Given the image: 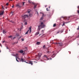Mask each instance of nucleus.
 Listing matches in <instances>:
<instances>
[{
    "label": "nucleus",
    "instance_id": "f257e3e1",
    "mask_svg": "<svg viewBox=\"0 0 79 79\" xmlns=\"http://www.w3.org/2000/svg\"><path fill=\"white\" fill-rule=\"evenodd\" d=\"M45 22L43 21V22H41L40 23V25L38 26V28L40 29V27H41V28H43L45 27Z\"/></svg>",
    "mask_w": 79,
    "mask_h": 79
},
{
    "label": "nucleus",
    "instance_id": "f03ea898",
    "mask_svg": "<svg viewBox=\"0 0 79 79\" xmlns=\"http://www.w3.org/2000/svg\"><path fill=\"white\" fill-rule=\"evenodd\" d=\"M42 53L41 52H40L38 54V55L35 56V57L37 60H39V59H40L41 56H42Z\"/></svg>",
    "mask_w": 79,
    "mask_h": 79
},
{
    "label": "nucleus",
    "instance_id": "7ed1b4c3",
    "mask_svg": "<svg viewBox=\"0 0 79 79\" xmlns=\"http://www.w3.org/2000/svg\"><path fill=\"white\" fill-rule=\"evenodd\" d=\"M21 17L23 19H24L26 18H28V16L27 15H24V16H22Z\"/></svg>",
    "mask_w": 79,
    "mask_h": 79
},
{
    "label": "nucleus",
    "instance_id": "20e7f679",
    "mask_svg": "<svg viewBox=\"0 0 79 79\" xmlns=\"http://www.w3.org/2000/svg\"><path fill=\"white\" fill-rule=\"evenodd\" d=\"M26 63L28 64H31V65H32V61H28L27 62H26Z\"/></svg>",
    "mask_w": 79,
    "mask_h": 79
},
{
    "label": "nucleus",
    "instance_id": "39448f33",
    "mask_svg": "<svg viewBox=\"0 0 79 79\" xmlns=\"http://www.w3.org/2000/svg\"><path fill=\"white\" fill-rule=\"evenodd\" d=\"M4 13V11H0V15H3V13Z\"/></svg>",
    "mask_w": 79,
    "mask_h": 79
},
{
    "label": "nucleus",
    "instance_id": "423d86ee",
    "mask_svg": "<svg viewBox=\"0 0 79 79\" xmlns=\"http://www.w3.org/2000/svg\"><path fill=\"white\" fill-rule=\"evenodd\" d=\"M31 28H32V27H31V26H30L29 28V30H30V33H31Z\"/></svg>",
    "mask_w": 79,
    "mask_h": 79
},
{
    "label": "nucleus",
    "instance_id": "0eeeda50",
    "mask_svg": "<svg viewBox=\"0 0 79 79\" xmlns=\"http://www.w3.org/2000/svg\"><path fill=\"white\" fill-rule=\"evenodd\" d=\"M18 54H16V55H15V56L16 57V60L17 61H18V60H17V58H18Z\"/></svg>",
    "mask_w": 79,
    "mask_h": 79
},
{
    "label": "nucleus",
    "instance_id": "6e6552de",
    "mask_svg": "<svg viewBox=\"0 0 79 79\" xmlns=\"http://www.w3.org/2000/svg\"><path fill=\"white\" fill-rule=\"evenodd\" d=\"M68 22H65V23H63V24L62 25V26H65V24H66L67 23H68Z\"/></svg>",
    "mask_w": 79,
    "mask_h": 79
},
{
    "label": "nucleus",
    "instance_id": "1a4fd4ad",
    "mask_svg": "<svg viewBox=\"0 0 79 79\" xmlns=\"http://www.w3.org/2000/svg\"><path fill=\"white\" fill-rule=\"evenodd\" d=\"M19 53H23V52H24V51L22 50H20L19 51Z\"/></svg>",
    "mask_w": 79,
    "mask_h": 79
},
{
    "label": "nucleus",
    "instance_id": "9d476101",
    "mask_svg": "<svg viewBox=\"0 0 79 79\" xmlns=\"http://www.w3.org/2000/svg\"><path fill=\"white\" fill-rule=\"evenodd\" d=\"M28 13H29L30 12H31V10H28L27 11Z\"/></svg>",
    "mask_w": 79,
    "mask_h": 79
},
{
    "label": "nucleus",
    "instance_id": "9b49d317",
    "mask_svg": "<svg viewBox=\"0 0 79 79\" xmlns=\"http://www.w3.org/2000/svg\"><path fill=\"white\" fill-rule=\"evenodd\" d=\"M40 42H37L36 44H37V45H40Z\"/></svg>",
    "mask_w": 79,
    "mask_h": 79
},
{
    "label": "nucleus",
    "instance_id": "f8f14e48",
    "mask_svg": "<svg viewBox=\"0 0 79 79\" xmlns=\"http://www.w3.org/2000/svg\"><path fill=\"white\" fill-rule=\"evenodd\" d=\"M21 60L22 61V62H23V61H24V59H23V58H21Z\"/></svg>",
    "mask_w": 79,
    "mask_h": 79
},
{
    "label": "nucleus",
    "instance_id": "ddd939ff",
    "mask_svg": "<svg viewBox=\"0 0 79 79\" xmlns=\"http://www.w3.org/2000/svg\"><path fill=\"white\" fill-rule=\"evenodd\" d=\"M19 4H17L16 5V6H19Z\"/></svg>",
    "mask_w": 79,
    "mask_h": 79
},
{
    "label": "nucleus",
    "instance_id": "4468645a",
    "mask_svg": "<svg viewBox=\"0 0 79 79\" xmlns=\"http://www.w3.org/2000/svg\"><path fill=\"white\" fill-rule=\"evenodd\" d=\"M29 31V30H28L27 31L26 33L25 34H28V32Z\"/></svg>",
    "mask_w": 79,
    "mask_h": 79
},
{
    "label": "nucleus",
    "instance_id": "2eb2a0df",
    "mask_svg": "<svg viewBox=\"0 0 79 79\" xmlns=\"http://www.w3.org/2000/svg\"><path fill=\"white\" fill-rule=\"evenodd\" d=\"M3 34H5V33H6V32H5V30H3Z\"/></svg>",
    "mask_w": 79,
    "mask_h": 79
},
{
    "label": "nucleus",
    "instance_id": "dca6fc26",
    "mask_svg": "<svg viewBox=\"0 0 79 79\" xmlns=\"http://www.w3.org/2000/svg\"><path fill=\"white\" fill-rule=\"evenodd\" d=\"M28 16L29 17H31L32 16V14H29V16Z\"/></svg>",
    "mask_w": 79,
    "mask_h": 79
},
{
    "label": "nucleus",
    "instance_id": "f3484780",
    "mask_svg": "<svg viewBox=\"0 0 79 79\" xmlns=\"http://www.w3.org/2000/svg\"><path fill=\"white\" fill-rule=\"evenodd\" d=\"M44 57H45L46 58H47V56H46V55H44Z\"/></svg>",
    "mask_w": 79,
    "mask_h": 79
},
{
    "label": "nucleus",
    "instance_id": "a211bd4d",
    "mask_svg": "<svg viewBox=\"0 0 79 79\" xmlns=\"http://www.w3.org/2000/svg\"><path fill=\"white\" fill-rule=\"evenodd\" d=\"M11 37H12V36H9L8 37V38H11Z\"/></svg>",
    "mask_w": 79,
    "mask_h": 79
},
{
    "label": "nucleus",
    "instance_id": "6ab92c4d",
    "mask_svg": "<svg viewBox=\"0 0 79 79\" xmlns=\"http://www.w3.org/2000/svg\"><path fill=\"white\" fill-rule=\"evenodd\" d=\"M55 26H56V24H54L53 25V27H55Z\"/></svg>",
    "mask_w": 79,
    "mask_h": 79
},
{
    "label": "nucleus",
    "instance_id": "aec40b11",
    "mask_svg": "<svg viewBox=\"0 0 79 79\" xmlns=\"http://www.w3.org/2000/svg\"><path fill=\"white\" fill-rule=\"evenodd\" d=\"M25 25H27V22H25Z\"/></svg>",
    "mask_w": 79,
    "mask_h": 79
},
{
    "label": "nucleus",
    "instance_id": "412c9836",
    "mask_svg": "<svg viewBox=\"0 0 79 79\" xmlns=\"http://www.w3.org/2000/svg\"><path fill=\"white\" fill-rule=\"evenodd\" d=\"M43 48H45V45H44L43 47Z\"/></svg>",
    "mask_w": 79,
    "mask_h": 79
},
{
    "label": "nucleus",
    "instance_id": "4be33fe9",
    "mask_svg": "<svg viewBox=\"0 0 79 79\" xmlns=\"http://www.w3.org/2000/svg\"><path fill=\"white\" fill-rule=\"evenodd\" d=\"M53 56H52V58H54V57H55V55L53 54Z\"/></svg>",
    "mask_w": 79,
    "mask_h": 79
},
{
    "label": "nucleus",
    "instance_id": "5701e85b",
    "mask_svg": "<svg viewBox=\"0 0 79 79\" xmlns=\"http://www.w3.org/2000/svg\"><path fill=\"white\" fill-rule=\"evenodd\" d=\"M36 5H35L34 7V9H35V8H36Z\"/></svg>",
    "mask_w": 79,
    "mask_h": 79
},
{
    "label": "nucleus",
    "instance_id": "b1692460",
    "mask_svg": "<svg viewBox=\"0 0 79 79\" xmlns=\"http://www.w3.org/2000/svg\"><path fill=\"white\" fill-rule=\"evenodd\" d=\"M40 20H42V19H43V17H42L41 19H40Z\"/></svg>",
    "mask_w": 79,
    "mask_h": 79
},
{
    "label": "nucleus",
    "instance_id": "393cba45",
    "mask_svg": "<svg viewBox=\"0 0 79 79\" xmlns=\"http://www.w3.org/2000/svg\"><path fill=\"white\" fill-rule=\"evenodd\" d=\"M39 34V32L36 33V34H37V35Z\"/></svg>",
    "mask_w": 79,
    "mask_h": 79
},
{
    "label": "nucleus",
    "instance_id": "a878e982",
    "mask_svg": "<svg viewBox=\"0 0 79 79\" xmlns=\"http://www.w3.org/2000/svg\"><path fill=\"white\" fill-rule=\"evenodd\" d=\"M77 30H79V26H78V28L77 29Z\"/></svg>",
    "mask_w": 79,
    "mask_h": 79
},
{
    "label": "nucleus",
    "instance_id": "bb28decb",
    "mask_svg": "<svg viewBox=\"0 0 79 79\" xmlns=\"http://www.w3.org/2000/svg\"><path fill=\"white\" fill-rule=\"evenodd\" d=\"M22 41H24V39L23 38L22 39Z\"/></svg>",
    "mask_w": 79,
    "mask_h": 79
},
{
    "label": "nucleus",
    "instance_id": "cd10ccee",
    "mask_svg": "<svg viewBox=\"0 0 79 79\" xmlns=\"http://www.w3.org/2000/svg\"><path fill=\"white\" fill-rule=\"evenodd\" d=\"M46 10H47V11H48V8H46Z\"/></svg>",
    "mask_w": 79,
    "mask_h": 79
},
{
    "label": "nucleus",
    "instance_id": "c85d7f7f",
    "mask_svg": "<svg viewBox=\"0 0 79 79\" xmlns=\"http://www.w3.org/2000/svg\"><path fill=\"white\" fill-rule=\"evenodd\" d=\"M6 5H8V3H7L6 4Z\"/></svg>",
    "mask_w": 79,
    "mask_h": 79
},
{
    "label": "nucleus",
    "instance_id": "c756f323",
    "mask_svg": "<svg viewBox=\"0 0 79 79\" xmlns=\"http://www.w3.org/2000/svg\"><path fill=\"white\" fill-rule=\"evenodd\" d=\"M12 8H14V5L12 6Z\"/></svg>",
    "mask_w": 79,
    "mask_h": 79
},
{
    "label": "nucleus",
    "instance_id": "7c9ffc66",
    "mask_svg": "<svg viewBox=\"0 0 79 79\" xmlns=\"http://www.w3.org/2000/svg\"><path fill=\"white\" fill-rule=\"evenodd\" d=\"M24 2H23V5L24 6Z\"/></svg>",
    "mask_w": 79,
    "mask_h": 79
},
{
    "label": "nucleus",
    "instance_id": "2f4dec72",
    "mask_svg": "<svg viewBox=\"0 0 79 79\" xmlns=\"http://www.w3.org/2000/svg\"><path fill=\"white\" fill-rule=\"evenodd\" d=\"M78 13L79 14V10L77 11Z\"/></svg>",
    "mask_w": 79,
    "mask_h": 79
},
{
    "label": "nucleus",
    "instance_id": "473e14b6",
    "mask_svg": "<svg viewBox=\"0 0 79 79\" xmlns=\"http://www.w3.org/2000/svg\"><path fill=\"white\" fill-rule=\"evenodd\" d=\"M4 42H5V41H2L3 43H4Z\"/></svg>",
    "mask_w": 79,
    "mask_h": 79
},
{
    "label": "nucleus",
    "instance_id": "72a5a7b5",
    "mask_svg": "<svg viewBox=\"0 0 79 79\" xmlns=\"http://www.w3.org/2000/svg\"><path fill=\"white\" fill-rule=\"evenodd\" d=\"M28 2H29V3H31V2H30V1H28Z\"/></svg>",
    "mask_w": 79,
    "mask_h": 79
},
{
    "label": "nucleus",
    "instance_id": "f704fd0d",
    "mask_svg": "<svg viewBox=\"0 0 79 79\" xmlns=\"http://www.w3.org/2000/svg\"><path fill=\"white\" fill-rule=\"evenodd\" d=\"M9 0V1H12V0Z\"/></svg>",
    "mask_w": 79,
    "mask_h": 79
},
{
    "label": "nucleus",
    "instance_id": "c9c22d12",
    "mask_svg": "<svg viewBox=\"0 0 79 79\" xmlns=\"http://www.w3.org/2000/svg\"><path fill=\"white\" fill-rule=\"evenodd\" d=\"M2 8H3V6H2Z\"/></svg>",
    "mask_w": 79,
    "mask_h": 79
},
{
    "label": "nucleus",
    "instance_id": "e433bc0d",
    "mask_svg": "<svg viewBox=\"0 0 79 79\" xmlns=\"http://www.w3.org/2000/svg\"><path fill=\"white\" fill-rule=\"evenodd\" d=\"M78 8H79V6L78 7Z\"/></svg>",
    "mask_w": 79,
    "mask_h": 79
},
{
    "label": "nucleus",
    "instance_id": "4c0bfd02",
    "mask_svg": "<svg viewBox=\"0 0 79 79\" xmlns=\"http://www.w3.org/2000/svg\"><path fill=\"white\" fill-rule=\"evenodd\" d=\"M0 52H1V51L0 50Z\"/></svg>",
    "mask_w": 79,
    "mask_h": 79
},
{
    "label": "nucleus",
    "instance_id": "58836bf2",
    "mask_svg": "<svg viewBox=\"0 0 79 79\" xmlns=\"http://www.w3.org/2000/svg\"><path fill=\"white\" fill-rule=\"evenodd\" d=\"M43 16H44V15H43Z\"/></svg>",
    "mask_w": 79,
    "mask_h": 79
},
{
    "label": "nucleus",
    "instance_id": "ea45409f",
    "mask_svg": "<svg viewBox=\"0 0 79 79\" xmlns=\"http://www.w3.org/2000/svg\"><path fill=\"white\" fill-rule=\"evenodd\" d=\"M45 7H46V6H45Z\"/></svg>",
    "mask_w": 79,
    "mask_h": 79
}]
</instances>
